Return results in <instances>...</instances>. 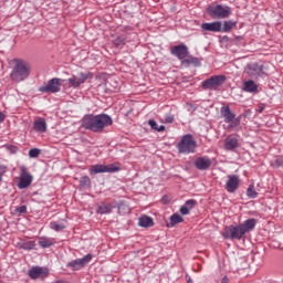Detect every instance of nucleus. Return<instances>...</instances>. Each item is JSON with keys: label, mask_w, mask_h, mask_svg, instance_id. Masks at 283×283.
<instances>
[{"label": "nucleus", "mask_w": 283, "mask_h": 283, "mask_svg": "<svg viewBox=\"0 0 283 283\" xmlns=\"http://www.w3.org/2000/svg\"><path fill=\"white\" fill-rule=\"evenodd\" d=\"M111 125H114V119L105 113L98 115L86 114L81 119V127L88 132H93V134H103L106 127H109Z\"/></svg>", "instance_id": "nucleus-1"}, {"label": "nucleus", "mask_w": 283, "mask_h": 283, "mask_svg": "<svg viewBox=\"0 0 283 283\" xmlns=\"http://www.w3.org/2000/svg\"><path fill=\"white\" fill-rule=\"evenodd\" d=\"M255 224H258V220H255L254 218H250L243 223H240L239 226L226 227L221 235L222 238H224V240H242V238H244V234L255 229Z\"/></svg>", "instance_id": "nucleus-2"}, {"label": "nucleus", "mask_w": 283, "mask_h": 283, "mask_svg": "<svg viewBox=\"0 0 283 283\" xmlns=\"http://www.w3.org/2000/svg\"><path fill=\"white\" fill-rule=\"evenodd\" d=\"M14 66L10 74L11 81L14 83H21L25 81L30 76V72H32V66L25 60L17 59L14 60Z\"/></svg>", "instance_id": "nucleus-3"}, {"label": "nucleus", "mask_w": 283, "mask_h": 283, "mask_svg": "<svg viewBox=\"0 0 283 283\" xmlns=\"http://www.w3.org/2000/svg\"><path fill=\"white\" fill-rule=\"evenodd\" d=\"M207 12L211 19H229L231 17V7L222 4L209 6Z\"/></svg>", "instance_id": "nucleus-4"}, {"label": "nucleus", "mask_w": 283, "mask_h": 283, "mask_svg": "<svg viewBox=\"0 0 283 283\" xmlns=\"http://www.w3.org/2000/svg\"><path fill=\"white\" fill-rule=\"evenodd\" d=\"M196 142L191 134L184 135L181 140L177 145L179 154H195L196 153Z\"/></svg>", "instance_id": "nucleus-5"}, {"label": "nucleus", "mask_w": 283, "mask_h": 283, "mask_svg": "<svg viewBox=\"0 0 283 283\" xmlns=\"http://www.w3.org/2000/svg\"><path fill=\"white\" fill-rule=\"evenodd\" d=\"M220 114L224 123L229 124V129H237V127H240V117H235V113L231 111V107L222 106Z\"/></svg>", "instance_id": "nucleus-6"}, {"label": "nucleus", "mask_w": 283, "mask_h": 283, "mask_svg": "<svg viewBox=\"0 0 283 283\" xmlns=\"http://www.w3.org/2000/svg\"><path fill=\"white\" fill-rule=\"evenodd\" d=\"M90 175L96 176V174H116V171H120V168L114 164L111 165H93L90 168Z\"/></svg>", "instance_id": "nucleus-7"}, {"label": "nucleus", "mask_w": 283, "mask_h": 283, "mask_svg": "<svg viewBox=\"0 0 283 283\" xmlns=\"http://www.w3.org/2000/svg\"><path fill=\"white\" fill-rule=\"evenodd\" d=\"M227 81L224 75H213L201 83L203 90L216 91Z\"/></svg>", "instance_id": "nucleus-8"}, {"label": "nucleus", "mask_w": 283, "mask_h": 283, "mask_svg": "<svg viewBox=\"0 0 283 283\" xmlns=\"http://www.w3.org/2000/svg\"><path fill=\"white\" fill-rule=\"evenodd\" d=\"M62 82V78L53 77L46 85L40 86L39 92H42V94H56L57 92H61Z\"/></svg>", "instance_id": "nucleus-9"}, {"label": "nucleus", "mask_w": 283, "mask_h": 283, "mask_svg": "<svg viewBox=\"0 0 283 283\" xmlns=\"http://www.w3.org/2000/svg\"><path fill=\"white\" fill-rule=\"evenodd\" d=\"M90 78H94V73L92 72H81L78 76L73 75L70 77L69 81V86L73 87V90H76L85 83V81H90Z\"/></svg>", "instance_id": "nucleus-10"}, {"label": "nucleus", "mask_w": 283, "mask_h": 283, "mask_svg": "<svg viewBox=\"0 0 283 283\" xmlns=\"http://www.w3.org/2000/svg\"><path fill=\"white\" fill-rule=\"evenodd\" d=\"M34 177L28 171L25 166H20V181L18 182V189H28L32 185Z\"/></svg>", "instance_id": "nucleus-11"}, {"label": "nucleus", "mask_w": 283, "mask_h": 283, "mask_svg": "<svg viewBox=\"0 0 283 283\" xmlns=\"http://www.w3.org/2000/svg\"><path fill=\"white\" fill-rule=\"evenodd\" d=\"M92 262V254H86L82 259H76L67 263V266L70 269H73V271H78L83 269V266H87Z\"/></svg>", "instance_id": "nucleus-12"}, {"label": "nucleus", "mask_w": 283, "mask_h": 283, "mask_svg": "<svg viewBox=\"0 0 283 283\" xmlns=\"http://www.w3.org/2000/svg\"><path fill=\"white\" fill-rule=\"evenodd\" d=\"M240 147V138L238 135H229L223 142V149L226 151H235Z\"/></svg>", "instance_id": "nucleus-13"}, {"label": "nucleus", "mask_w": 283, "mask_h": 283, "mask_svg": "<svg viewBox=\"0 0 283 283\" xmlns=\"http://www.w3.org/2000/svg\"><path fill=\"white\" fill-rule=\"evenodd\" d=\"M213 165V159L209 158L208 156L198 157L195 160V167L199 171H207Z\"/></svg>", "instance_id": "nucleus-14"}, {"label": "nucleus", "mask_w": 283, "mask_h": 283, "mask_svg": "<svg viewBox=\"0 0 283 283\" xmlns=\"http://www.w3.org/2000/svg\"><path fill=\"white\" fill-rule=\"evenodd\" d=\"M172 56H177L179 61H185L189 56V48L186 44H179L171 49Z\"/></svg>", "instance_id": "nucleus-15"}, {"label": "nucleus", "mask_w": 283, "mask_h": 283, "mask_svg": "<svg viewBox=\"0 0 283 283\" xmlns=\"http://www.w3.org/2000/svg\"><path fill=\"white\" fill-rule=\"evenodd\" d=\"M238 187H240V177L238 175H229L226 182L228 193H235Z\"/></svg>", "instance_id": "nucleus-16"}, {"label": "nucleus", "mask_w": 283, "mask_h": 283, "mask_svg": "<svg viewBox=\"0 0 283 283\" xmlns=\"http://www.w3.org/2000/svg\"><path fill=\"white\" fill-rule=\"evenodd\" d=\"M114 209H116V201H113V202L102 201L97 206L96 213H98L99 216H107L112 213Z\"/></svg>", "instance_id": "nucleus-17"}, {"label": "nucleus", "mask_w": 283, "mask_h": 283, "mask_svg": "<svg viewBox=\"0 0 283 283\" xmlns=\"http://www.w3.org/2000/svg\"><path fill=\"white\" fill-rule=\"evenodd\" d=\"M49 273L50 272L45 268L33 266L31 270H29L28 275L31 277V280H39L41 277H48Z\"/></svg>", "instance_id": "nucleus-18"}, {"label": "nucleus", "mask_w": 283, "mask_h": 283, "mask_svg": "<svg viewBox=\"0 0 283 283\" xmlns=\"http://www.w3.org/2000/svg\"><path fill=\"white\" fill-rule=\"evenodd\" d=\"M245 74L248 76H260L262 72H264V65H260L258 63H250L244 69Z\"/></svg>", "instance_id": "nucleus-19"}, {"label": "nucleus", "mask_w": 283, "mask_h": 283, "mask_svg": "<svg viewBox=\"0 0 283 283\" xmlns=\"http://www.w3.org/2000/svg\"><path fill=\"white\" fill-rule=\"evenodd\" d=\"M202 32H222V22H205L201 24Z\"/></svg>", "instance_id": "nucleus-20"}, {"label": "nucleus", "mask_w": 283, "mask_h": 283, "mask_svg": "<svg viewBox=\"0 0 283 283\" xmlns=\"http://www.w3.org/2000/svg\"><path fill=\"white\" fill-rule=\"evenodd\" d=\"M33 129L34 132H39L40 134H43L48 130V123H45V118L40 117L34 120L33 123Z\"/></svg>", "instance_id": "nucleus-21"}, {"label": "nucleus", "mask_w": 283, "mask_h": 283, "mask_svg": "<svg viewBox=\"0 0 283 283\" xmlns=\"http://www.w3.org/2000/svg\"><path fill=\"white\" fill-rule=\"evenodd\" d=\"M198 201L196 199H189L185 202L184 206L180 207V213L181 216H189V211L196 207Z\"/></svg>", "instance_id": "nucleus-22"}, {"label": "nucleus", "mask_w": 283, "mask_h": 283, "mask_svg": "<svg viewBox=\"0 0 283 283\" xmlns=\"http://www.w3.org/2000/svg\"><path fill=\"white\" fill-rule=\"evenodd\" d=\"M138 224H139V227H143L144 229L154 227V219L147 214H144L138 219Z\"/></svg>", "instance_id": "nucleus-23"}, {"label": "nucleus", "mask_w": 283, "mask_h": 283, "mask_svg": "<svg viewBox=\"0 0 283 283\" xmlns=\"http://www.w3.org/2000/svg\"><path fill=\"white\" fill-rule=\"evenodd\" d=\"M243 92H248L249 94L258 92V84L253 80L245 81L243 83Z\"/></svg>", "instance_id": "nucleus-24"}, {"label": "nucleus", "mask_w": 283, "mask_h": 283, "mask_svg": "<svg viewBox=\"0 0 283 283\" xmlns=\"http://www.w3.org/2000/svg\"><path fill=\"white\" fill-rule=\"evenodd\" d=\"M238 25L237 21L228 20L223 22V25L221 24V32H231L232 29H234Z\"/></svg>", "instance_id": "nucleus-25"}, {"label": "nucleus", "mask_w": 283, "mask_h": 283, "mask_svg": "<svg viewBox=\"0 0 283 283\" xmlns=\"http://www.w3.org/2000/svg\"><path fill=\"white\" fill-rule=\"evenodd\" d=\"M39 244L42 247V249H50V247H53L54 244V239L41 237L39 239Z\"/></svg>", "instance_id": "nucleus-26"}, {"label": "nucleus", "mask_w": 283, "mask_h": 283, "mask_svg": "<svg viewBox=\"0 0 283 283\" xmlns=\"http://www.w3.org/2000/svg\"><path fill=\"white\" fill-rule=\"evenodd\" d=\"M116 209L118 210L119 216H125L129 213V206L125 201L116 202Z\"/></svg>", "instance_id": "nucleus-27"}, {"label": "nucleus", "mask_w": 283, "mask_h": 283, "mask_svg": "<svg viewBox=\"0 0 283 283\" xmlns=\"http://www.w3.org/2000/svg\"><path fill=\"white\" fill-rule=\"evenodd\" d=\"M181 63L186 65H195V67H200V60L198 57L188 56L187 59H184Z\"/></svg>", "instance_id": "nucleus-28"}, {"label": "nucleus", "mask_w": 283, "mask_h": 283, "mask_svg": "<svg viewBox=\"0 0 283 283\" xmlns=\"http://www.w3.org/2000/svg\"><path fill=\"white\" fill-rule=\"evenodd\" d=\"M185 219H182V217L178 213H174L170 217V223L168 224V227H176V224H180V222H184Z\"/></svg>", "instance_id": "nucleus-29"}, {"label": "nucleus", "mask_w": 283, "mask_h": 283, "mask_svg": "<svg viewBox=\"0 0 283 283\" xmlns=\"http://www.w3.org/2000/svg\"><path fill=\"white\" fill-rule=\"evenodd\" d=\"M148 125L150 129H154V132H165V125L158 126V123H156L154 119H149Z\"/></svg>", "instance_id": "nucleus-30"}, {"label": "nucleus", "mask_w": 283, "mask_h": 283, "mask_svg": "<svg viewBox=\"0 0 283 283\" xmlns=\"http://www.w3.org/2000/svg\"><path fill=\"white\" fill-rule=\"evenodd\" d=\"M36 247V243L34 241H27L21 243L20 248L24 251H32Z\"/></svg>", "instance_id": "nucleus-31"}, {"label": "nucleus", "mask_w": 283, "mask_h": 283, "mask_svg": "<svg viewBox=\"0 0 283 283\" xmlns=\"http://www.w3.org/2000/svg\"><path fill=\"white\" fill-rule=\"evenodd\" d=\"M247 196L248 198H252V199L258 198V191H255V186L253 185L249 186L247 190Z\"/></svg>", "instance_id": "nucleus-32"}, {"label": "nucleus", "mask_w": 283, "mask_h": 283, "mask_svg": "<svg viewBox=\"0 0 283 283\" xmlns=\"http://www.w3.org/2000/svg\"><path fill=\"white\" fill-rule=\"evenodd\" d=\"M90 185H92V179H90V177L87 176L81 177L80 187H90Z\"/></svg>", "instance_id": "nucleus-33"}, {"label": "nucleus", "mask_w": 283, "mask_h": 283, "mask_svg": "<svg viewBox=\"0 0 283 283\" xmlns=\"http://www.w3.org/2000/svg\"><path fill=\"white\" fill-rule=\"evenodd\" d=\"M113 44L115 45V48H120L125 44V38L123 36H117L114 41Z\"/></svg>", "instance_id": "nucleus-34"}, {"label": "nucleus", "mask_w": 283, "mask_h": 283, "mask_svg": "<svg viewBox=\"0 0 283 283\" xmlns=\"http://www.w3.org/2000/svg\"><path fill=\"white\" fill-rule=\"evenodd\" d=\"M29 156L31 158H39V156H41V149L39 148H32L29 150Z\"/></svg>", "instance_id": "nucleus-35"}, {"label": "nucleus", "mask_w": 283, "mask_h": 283, "mask_svg": "<svg viewBox=\"0 0 283 283\" xmlns=\"http://www.w3.org/2000/svg\"><path fill=\"white\" fill-rule=\"evenodd\" d=\"M51 229H53V231H63L65 226L57 222H51Z\"/></svg>", "instance_id": "nucleus-36"}, {"label": "nucleus", "mask_w": 283, "mask_h": 283, "mask_svg": "<svg viewBox=\"0 0 283 283\" xmlns=\"http://www.w3.org/2000/svg\"><path fill=\"white\" fill-rule=\"evenodd\" d=\"M15 213H28V207L27 206H20L14 209Z\"/></svg>", "instance_id": "nucleus-37"}, {"label": "nucleus", "mask_w": 283, "mask_h": 283, "mask_svg": "<svg viewBox=\"0 0 283 283\" xmlns=\"http://www.w3.org/2000/svg\"><path fill=\"white\" fill-rule=\"evenodd\" d=\"M174 120H175L174 115H171V114L165 115V123L171 124V123H174Z\"/></svg>", "instance_id": "nucleus-38"}, {"label": "nucleus", "mask_w": 283, "mask_h": 283, "mask_svg": "<svg viewBox=\"0 0 283 283\" xmlns=\"http://www.w3.org/2000/svg\"><path fill=\"white\" fill-rule=\"evenodd\" d=\"M6 171H8V167L0 165V176H3V174H6Z\"/></svg>", "instance_id": "nucleus-39"}, {"label": "nucleus", "mask_w": 283, "mask_h": 283, "mask_svg": "<svg viewBox=\"0 0 283 283\" xmlns=\"http://www.w3.org/2000/svg\"><path fill=\"white\" fill-rule=\"evenodd\" d=\"M3 120H6V114L0 112V124L3 123Z\"/></svg>", "instance_id": "nucleus-40"}, {"label": "nucleus", "mask_w": 283, "mask_h": 283, "mask_svg": "<svg viewBox=\"0 0 283 283\" xmlns=\"http://www.w3.org/2000/svg\"><path fill=\"white\" fill-rule=\"evenodd\" d=\"M275 164L277 165V167H282V160L276 159V160H275Z\"/></svg>", "instance_id": "nucleus-41"}, {"label": "nucleus", "mask_w": 283, "mask_h": 283, "mask_svg": "<svg viewBox=\"0 0 283 283\" xmlns=\"http://www.w3.org/2000/svg\"><path fill=\"white\" fill-rule=\"evenodd\" d=\"M221 283H229V277L224 276V277L221 280Z\"/></svg>", "instance_id": "nucleus-42"}, {"label": "nucleus", "mask_w": 283, "mask_h": 283, "mask_svg": "<svg viewBox=\"0 0 283 283\" xmlns=\"http://www.w3.org/2000/svg\"><path fill=\"white\" fill-rule=\"evenodd\" d=\"M263 112H264V107H261V108L259 109V113L262 114Z\"/></svg>", "instance_id": "nucleus-43"}, {"label": "nucleus", "mask_w": 283, "mask_h": 283, "mask_svg": "<svg viewBox=\"0 0 283 283\" xmlns=\"http://www.w3.org/2000/svg\"><path fill=\"white\" fill-rule=\"evenodd\" d=\"M187 283H193V280L188 279Z\"/></svg>", "instance_id": "nucleus-44"}, {"label": "nucleus", "mask_w": 283, "mask_h": 283, "mask_svg": "<svg viewBox=\"0 0 283 283\" xmlns=\"http://www.w3.org/2000/svg\"><path fill=\"white\" fill-rule=\"evenodd\" d=\"M3 180V175H0V182Z\"/></svg>", "instance_id": "nucleus-45"}, {"label": "nucleus", "mask_w": 283, "mask_h": 283, "mask_svg": "<svg viewBox=\"0 0 283 283\" xmlns=\"http://www.w3.org/2000/svg\"><path fill=\"white\" fill-rule=\"evenodd\" d=\"M12 151H13V153L17 151V147H13Z\"/></svg>", "instance_id": "nucleus-46"}]
</instances>
